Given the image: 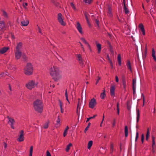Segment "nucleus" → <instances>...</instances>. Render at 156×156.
<instances>
[{
	"mask_svg": "<svg viewBox=\"0 0 156 156\" xmlns=\"http://www.w3.org/2000/svg\"><path fill=\"white\" fill-rule=\"evenodd\" d=\"M126 65L128 69H129L130 71L131 72L132 71V70L131 67L130 62L129 60L127 61Z\"/></svg>",
	"mask_w": 156,
	"mask_h": 156,
	"instance_id": "23",
	"label": "nucleus"
},
{
	"mask_svg": "<svg viewBox=\"0 0 156 156\" xmlns=\"http://www.w3.org/2000/svg\"><path fill=\"white\" fill-rule=\"evenodd\" d=\"M136 128L137 129H138V126L137 125H136ZM138 133L137 132V129L136 130V136L135 138V141L136 142L137 140V139L138 137Z\"/></svg>",
	"mask_w": 156,
	"mask_h": 156,
	"instance_id": "32",
	"label": "nucleus"
},
{
	"mask_svg": "<svg viewBox=\"0 0 156 156\" xmlns=\"http://www.w3.org/2000/svg\"><path fill=\"white\" fill-rule=\"evenodd\" d=\"M23 7L25 8L26 9V6L27 5V3H23Z\"/></svg>",
	"mask_w": 156,
	"mask_h": 156,
	"instance_id": "57",
	"label": "nucleus"
},
{
	"mask_svg": "<svg viewBox=\"0 0 156 156\" xmlns=\"http://www.w3.org/2000/svg\"><path fill=\"white\" fill-rule=\"evenodd\" d=\"M57 19L58 22L62 26H64L66 23L63 20V17L62 14L58 13L57 15Z\"/></svg>",
	"mask_w": 156,
	"mask_h": 156,
	"instance_id": "5",
	"label": "nucleus"
},
{
	"mask_svg": "<svg viewBox=\"0 0 156 156\" xmlns=\"http://www.w3.org/2000/svg\"><path fill=\"white\" fill-rule=\"evenodd\" d=\"M85 18H86V20H87V22L89 26H90L89 20L88 19V17L87 16V14L86 13L85 14Z\"/></svg>",
	"mask_w": 156,
	"mask_h": 156,
	"instance_id": "43",
	"label": "nucleus"
},
{
	"mask_svg": "<svg viewBox=\"0 0 156 156\" xmlns=\"http://www.w3.org/2000/svg\"><path fill=\"white\" fill-rule=\"evenodd\" d=\"M87 45L90 51H92L91 48L90 46V44H88Z\"/></svg>",
	"mask_w": 156,
	"mask_h": 156,
	"instance_id": "60",
	"label": "nucleus"
},
{
	"mask_svg": "<svg viewBox=\"0 0 156 156\" xmlns=\"http://www.w3.org/2000/svg\"><path fill=\"white\" fill-rule=\"evenodd\" d=\"M33 69L32 65L30 63H28L24 69V73L27 75H31L33 72Z\"/></svg>",
	"mask_w": 156,
	"mask_h": 156,
	"instance_id": "4",
	"label": "nucleus"
},
{
	"mask_svg": "<svg viewBox=\"0 0 156 156\" xmlns=\"http://www.w3.org/2000/svg\"><path fill=\"white\" fill-rule=\"evenodd\" d=\"M101 79V78L100 77H99V76L98 77V79L96 80V81L95 83V84L97 85L98 83L99 80Z\"/></svg>",
	"mask_w": 156,
	"mask_h": 156,
	"instance_id": "53",
	"label": "nucleus"
},
{
	"mask_svg": "<svg viewBox=\"0 0 156 156\" xmlns=\"http://www.w3.org/2000/svg\"><path fill=\"white\" fill-rule=\"evenodd\" d=\"M108 43L109 45V50L110 52L111 53L112 55H114V52L113 50V48L112 46L111 45V44L109 42H108Z\"/></svg>",
	"mask_w": 156,
	"mask_h": 156,
	"instance_id": "17",
	"label": "nucleus"
},
{
	"mask_svg": "<svg viewBox=\"0 0 156 156\" xmlns=\"http://www.w3.org/2000/svg\"><path fill=\"white\" fill-rule=\"evenodd\" d=\"M96 115H94L93 116L91 117H89L88 118H87V120H86V122H87L90 119H93L96 116Z\"/></svg>",
	"mask_w": 156,
	"mask_h": 156,
	"instance_id": "46",
	"label": "nucleus"
},
{
	"mask_svg": "<svg viewBox=\"0 0 156 156\" xmlns=\"http://www.w3.org/2000/svg\"><path fill=\"white\" fill-rule=\"evenodd\" d=\"M104 118H105L104 115V114H103V119H102V121H101V124H100V126H102V124L103 123V121L104 120Z\"/></svg>",
	"mask_w": 156,
	"mask_h": 156,
	"instance_id": "55",
	"label": "nucleus"
},
{
	"mask_svg": "<svg viewBox=\"0 0 156 156\" xmlns=\"http://www.w3.org/2000/svg\"><path fill=\"white\" fill-rule=\"evenodd\" d=\"M3 146L4 148H6L7 147V145L5 142L3 143Z\"/></svg>",
	"mask_w": 156,
	"mask_h": 156,
	"instance_id": "61",
	"label": "nucleus"
},
{
	"mask_svg": "<svg viewBox=\"0 0 156 156\" xmlns=\"http://www.w3.org/2000/svg\"><path fill=\"white\" fill-rule=\"evenodd\" d=\"M8 69H10L15 70V68L14 67L12 66L11 65H9L8 66Z\"/></svg>",
	"mask_w": 156,
	"mask_h": 156,
	"instance_id": "42",
	"label": "nucleus"
},
{
	"mask_svg": "<svg viewBox=\"0 0 156 156\" xmlns=\"http://www.w3.org/2000/svg\"><path fill=\"white\" fill-rule=\"evenodd\" d=\"M139 27L141 31H142L143 35H145V30L144 28V27L142 23H140L139 24Z\"/></svg>",
	"mask_w": 156,
	"mask_h": 156,
	"instance_id": "16",
	"label": "nucleus"
},
{
	"mask_svg": "<svg viewBox=\"0 0 156 156\" xmlns=\"http://www.w3.org/2000/svg\"><path fill=\"white\" fill-rule=\"evenodd\" d=\"M34 109L36 112L41 113L43 110V105L42 101L38 99L36 100L33 103Z\"/></svg>",
	"mask_w": 156,
	"mask_h": 156,
	"instance_id": "2",
	"label": "nucleus"
},
{
	"mask_svg": "<svg viewBox=\"0 0 156 156\" xmlns=\"http://www.w3.org/2000/svg\"><path fill=\"white\" fill-rule=\"evenodd\" d=\"M123 87L124 89H126V82L125 80L123 79L122 80Z\"/></svg>",
	"mask_w": 156,
	"mask_h": 156,
	"instance_id": "33",
	"label": "nucleus"
},
{
	"mask_svg": "<svg viewBox=\"0 0 156 156\" xmlns=\"http://www.w3.org/2000/svg\"><path fill=\"white\" fill-rule=\"evenodd\" d=\"M2 15L5 18H7L8 17L7 13L4 11H2Z\"/></svg>",
	"mask_w": 156,
	"mask_h": 156,
	"instance_id": "37",
	"label": "nucleus"
},
{
	"mask_svg": "<svg viewBox=\"0 0 156 156\" xmlns=\"http://www.w3.org/2000/svg\"><path fill=\"white\" fill-rule=\"evenodd\" d=\"M77 58L80 65L82 66H84V63L80 54L77 55Z\"/></svg>",
	"mask_w": 156,
	"mask_h": 156,
	"instance_id": "7",
	"label": "nucleus"
},
{
	"mask_svg": "<svg viewBox=\"0 0 156 156\" xmlns=\"http://www.w3.org/2000/svg\"><path fill=\"white\" fill-rule=\"evenodd\" d=\"M149 129H147V134L146 135V140H147L149 138Z\"/></svg>",
	"mask_w": 156,
	"mask_h": 156,
	"instance_id": "39",
	"label": "nucleus"
},
{
	"mask_svg": "<svg viewBox=\"0 0 156 156\" xmlns=\"http://www.w3.org/2000/svg\"><path fill=\"white\" fill-rule=\"evenodd\" d=\"M23 130H22L21 131L20 135L17 140V141L19 142H21L24 140V139L23 136Z\"/></svg>",
	"mask_w": 156,
	"mask_h": 156,
	"instance_id": "10",
	"label": "nucleus"
},
{
	"mask_svg": "<svg viewBox=\"0 0 156 156\" xmlns=\"http://www.w3.org/2000/svg\"><path fill=\"white\" fill-rule=\"evenodd\" d=\"M33 150V147L31 146L30 148L29 156H32Z\"/></svg>",
	"mask_w": 156,
	"mask_h": 156,
	"instance_id": "36",
	"label": "nucleus"
},
{
	"mask_svg": "<svg viewBox=\"0 0 156 156\" xmlns=\"http://www.w3.org/2000/svg\"><path fill=\"white\" fill-rule=\"evenodd\" d=\"M96 46L98 49V53H99L101 51V45L100 44L98 43L96 44Z\"/></svg>",
	"mask_w": 156,
	"mask_h": 156,
	"instance_id": "24",
	"label": "nucleus"
},
{
	"mask_svg": "<svg viewBox=\"0 0 156 156\" xmlns=\"http://www.w3.org/2000/svg\"><path fill=\"white\" fill-rule=\"evenodd\" d=\"M80 39L82 40V41L85 44L87 45L89 43L87 41L85 40V39L83 37H81L80 38Z\"/></svg>",
	"mask_w": 156,
	"mask_h": 156,
	"instance_id": "40",
	"label": "nucleus"
},
{
	"mask_svg": "<svg viewBox=\"0 0 156 156\" xmlns=\"http://www.w3.org/2000/svg\"><path fill=\"white\" fill-rule=\"evenodd\" d=\"M114 145L113 144L111 143L110 146V151L111 153H112L113 151Z\"/></svg>",
	"mask_w": 156,
	"mask_h": 156,
	"instance_id": "35",
	"label": "nucleus"
},
{
	"mask_svg": "<svg viewBox=\"0 0 156 156\" xmlns=\"http://www.w3.org/2000/svg\"><path fill=\"white\" fill-rule=\"evenodd\" d=\"M115 81L116 82L118 83L119 82V80L118 77L117 76H115Z\"/></svg>",
	"mask_w": 156,
	"mask_h": 156,
	"instance_id": "59",
	"label": "nucleus"
},
{
	"mask_svg": "<svg viewBox=\"0 0 156 156\" xmlns=\"http://www.w3.org/2000/svg\"><path fill=\"white\" fill-rule=\"evenodd\" d=\"M125 133L126 137H127L128 136V128L127 126L125 127Z\"/></svg>",
	"mask_w": 156,
	"mask_h": 156,
	"instance_id": "30",
	"label": "nucleus"
},
{
	"mask_svg": "<svg viewBox=\"0 0 156 156\" xmlns=\"http://www.w3.org/2000/svg\"><path fill=\"white\" fill-rule=\"evenodd\" d=\"M94 20H95V22L96 23V24L98 26H99V20L97 19H95Z\"/></svg>",
	"mask_w": 156,
	"mask_h": 156,
	"instance_id": "54",
	"label": "nucleus"
},
{
	"mask_svg": "<svg viewBox=\"0 0 156 156\" xmlns=\"http://www.w3.org/2000/svg\"><path fill=\"white\" fill-rule=\"evenodd\" d=\"M22 43L21 42H20L18 43L17 44L16 47V49L15 51H21V49L22 47Z\"/></svg>",
	"mask_w": 156,
	"mask_h": 156,
	"instance_id": "14",
	"label": "nucleus"
},
{
	"mask_svg": "<svg viewBox=\"0 0 156 156\" xmlns=\"http://www.w3.org/2000/svg\"><path fill=\"white\" fill-rule=\"evenodd\" d=\"M22 55L21 51H15V56L16 59H20Z\"/></svg>",
	"mask_w": 156,
	"mask_h": 156,
	"instance_id": "11",
	"label": "nucleus"
},
{
	"mask_svg": "<svg viewBox=\"0 0 156 156\" xmlns=\"http://www.w3.org/2000/svg\"><path fill=\"white\" fill-rule=\"evenodd\" d=\"M136 88V87H133V94L135 93V92Z\"/></svg>",
	"mask_w": 156,
	"mask_h": 156,
	"instance_id": "62",
	"label": "nucleus"
},
{
	"mask_svg": "<svg viewBox=\"0 0 156 156\" xmlns=\"http://www.w3.org/2000/svg\"><path fill=\"white\" fill-rule=\"evenodd\" d=\"M118 61L119 63V65L121 66V57L120 54H119L117 57Z\"/></svg>",
	"mask_w": 156,
	"mask_h": 156,
	"instance_id": "25",
	"label": "nucleus"
},
{
	"mask_svg": "<svg viewBox=\"0 0 156 156\" xmlns=\"http://www.w3.org/2000/svg\"><path fill=\"white\" fill-rule=\"evenodd\" d=\"M65 96L66 98V100L68 102V103L69 104V102L68 98V95L67 93L65 94Z\"/></svg>",
	"mask_w": 156,
	"mask_h": 156,
	"instance_id": "51",
	"label": "nucleus"
},
{
	"mask_svg": "<svg viewBox=\"0 0 156 156\" xmlns=\"http://www.w3.org/2000/svg\"><path fill=\"white\" fill-rule=\"evenodd\" d=\"M8 73L7 72H4L0 75L1 76H5V75H8Z\"/></svg>",
	"mask_w": 156,
	"mask_h": 156,
	"instance_id": "50",
	"label": "nucleus"
},
{
	"mask_svg": "<svg viewBox=\"0 0 156 156\" xmlns=\"http://www.w3.org/2000/svg\"><path fill=\"white\" fill-rule=\"evenodd\" d=\"M115 122L116 119H114L112 124V126L113 127H114L115 126Z\"/></svg>",
	"mask_w": 156,
	"mask_h": 156,
	"instance_id": "52",
	"label": "nucleus"
},
{
	"mask_svg": "<svg viewBox=\"0 0 156 156\" xmlns=\"http://www.w3.org/2000/svg\"><path fill=\"white\" fill-rule=\"evenodd\" d=\"M21 24L22 26H27L29 23V21L28 20H23L21 21Z\"/></svg>",
	"mask_w": 156,
	"mask_h": 156,
	"instance_id": "13",
	"label": "nucleus"
},
{
	"mask_svg": "<svg viewBox=\"0 0 156 156\" xmlns=\"http://www.w3.org/2000/svg\"><path fill=\"white\" fill-rule=\"evenodd\" d=\"M124 11L125 13L126 14H128L129 12V11L128 9L126 6L125 3L124 2Z\"/></svg>",
	"mask_w": 156,
	"mask_h": 156,
	"instance_id": "26",
	"label": "nucleus"
},
{
	"mask_svg": "<svg viewBox=\"0 0 156 156\" xmlns=\"http://www.w3.org/2000/svg\"><path fill=\"white\" fill-rule=\"evenodd\" d=\"M76 28L79 32L81 34H83L82 31V28L80 23L77 22L76 23Z\"/></svg>",
	"mask_w": 156,
	"mask_h": 156,
	"instance_id": "9",
	"label": "nucleus"
},
{
	"mask_svg": "<svg viewBox=\"0 0 156 156\" xmlns=\"http://www.w3.org/2000/svg\"><path fill=\"white\" fill-rule=\"evenodd\" d=\"M37 30H38V32L39 33H40L41 34V31L40 28L39 27H38Z\"/></svg>",
	"mask_w": 156,
	"mask_h": 156,
	"instance_id": "64",
	"label": "nucleus"
},
{
	"mask_svg": "<svg viewBox=\"0 0 156 156\" xmlns=\"http://www.w3.org/2000/svg\"><path fill=\"white\" fill-rule=\"evenodd\" d=\"M90 122H89L88 123V125L87 126V127L84 130V132L85 133H86V131L89 128V127L90 125Z\"/></svg>",
	"mask_w": 156,
	"mask_h": 156,
	"instance_id": "48",
	"label": "nucleus"
},
{
	"mask_svg": "<svg viewBox=\"0 0 156 156\" xmlns=\"http://www.w3.org/2000/svg\"><path fill=\"white\" fill-rule=\"evenodd\" d=\"M60 119L59 116H58L57 117V120L56 121V127H58L60 125Z\"/></svg>",
	"mask_w": 156,
	"mask_h": 156,
	"instance_id": "19",
	"label": "nucleus"
},
{
	"mask_svg": "<svg viewBox=\"0 0 156 156\" xmlns=\"http://www.w3.org/2000/svg\"><path fill=\"white\" fill-rule=\"evenodd\" d=\"M155 51L154 49V48H153L152 50V57H153V58L154 59V60L156 62V57L155 55Z\"/></svg>",
	"mask_w": 156,
	"mask_h": 156,
	"instance_id": "28",
	"label": "nucleus"
},
{
	"mask_svg": "<svg viewBox=\"0 0 156 156\" xmlns=\"http://www.w3.org/2000/svg\"><path fill=\"white\" fill-rule=\"evenodd\" d=\"M48 122H47L44 124L43 126V128L44 129H47L48 128Z\"/></svg>",
	"mask_w": 156,
	"mask_h": 156,
	"instance_id": "41",
	"label": "nucleus"
},
{
	"mask_svg": "<svg viewBox=\"0 0 156 156\" xmlns=\"http://www.w3.org/2000/svg\"><path fill=\"white\" fill-rule=\"evenodd\" d=\"M5 27V24L4 21H0V30H2Z\"/></svg>",
	"mask_w": 156,
	"mask_h": 156,
	"instance_id": "20",
	"label": "nucleus"
},
{
	"mask_svg": "<svg viewBox=\"0 0 156 156\" xmlns=\"http://www.w3.org/2000/svg\"><path fill=\"white\" fill-rule=\"evenodd\" d=\"M72 146V144L71 143H69V144L66 147V152H68L69 150L70 149V147Z\"/></svg>",
	"mask_w": 156,
	"mask_h": 156,
	"instance_id": "34",
	"label": "nucleus"
},
{
	"mask_svg": "<svg viewBox=\"0 0 156 156\" xmlns=\"http://www.w3.org/2000/svg\"><path fill=\"white\" fill-rule=\"evenodd\" d=\"M69 129V126H67L65 129L63 133V136L65 137L67 134V131Z\"/></svg>",
	"mask_w": 156,
	"mask_h": 156,
	"instance_id": "29",
	"label": "nucleus"
},
{
	"mask_svg": "<svg viewBox=\"0 0 156 156\" xmlns=\"http://www.w3.org/2000/svg\"><path fill=\"white\" fill-rule=\"evenodd\" d=\"M105 96V94L104 93H102L101 94L100 97L102 99L104 98Z\"/></svg>",
	"mask_w": 156,
	"mask_h": 156,
	"instance_id": "44",
	"label": "nucleus"
},
{
	"mask_svg": "<svg viewBox=\"0 0 156 156\" xmlns=\"http://www.w3.org/2000/svg\"><path fill=\"white\" fill-rule=\"evenodd\" d=\"M144 135L143 134H142V136H141V140L142 143H143V142H144Z\"/></svg>",
	"mask_w": 156,
	"mask_h": 156,
	"instance_id": "56",
	"label": "nucleus"
},
{
	"mask_svg": "<svg viewBox=\"0 0 156 156\" xmlns=\"http://www.w3.org/2000/svg\"><path fill=\"white\" fill-rule=\"evenodd\" d=\"M38 82L35 80H32L29 81L26 84V87L27 89L31 90L37 87Z\"/></svg>",
	"mask_w": 156,
	"mask_h": 156,
	"instance_id": "3",
	"label": "nucleus"
},
{
	"mask_svg": "<svg viewBox=\"0 0 156 156\" xmlns=\"http://www.w3.org/2000/svg\"><path fill=\"white\" fill-rule=\"evenodd\" d=\"M46 156H51L50 153L48 151H47L46 152Z\"/></svg>",
	"mask_w": 156,
	"mask_h": 156,
	"instance_id": "58",
	"label": "nucleus"
},
{
	"mask_svg": "<svg viewBox=\"0 0 156 156\" xmlns=\"http://www.w3.org/2000/svg\"><path fill=\"white\" fill-rule=\"evenodd\" d=\"M58 60L61 62H62L63 61V59L61 57L58 56V57H56Z\"/></svg>",
	"mask_w": 156,
	"mask_h": 156,
	"instance_id": "45",
	"label": "nucleus"
},
{
	"mask_svg": "<svg viewBox=\"0 0 156 156\" xmlns=\"http://www.w3.org/2000/svg\"><path fill=\"white\" fill-rule=\"evenodd\" d=\"M51 2L54 4L55 5V2L54 0H51Z\"/></svg>",
	"mask_w": 156,
	"mask_h": 156,
	"instance_id": "63",
	"label": "nucleus"
},
{
	"mask_svg": "<svg viewBox=\"0 0 156 156\" xmlns=\"http://www.w3.org/2000/svg\"><path fill=\"white\" fill-rule=\"evenodd\" d=\"M115 88L114 86H112L111 87L110 90V94L112 96H114L115 95L114 91Z\"/></svg>",
	"mask_w": 156,
	"mask_h": 156,
	"instance_id": "15",
	"label": "nucleus"
},
{
	"mask_svg": "<svg viewBox=\"0 0 156 156\" xmlns=\"http://www.w3.org/2000/svg\"><path fill=\"white\" fill-rule=\"evenodd\" d=\"M83 1L86 4H90L91 2V0H83Z\"/></svg>",
	"mask_w": 156,
	"mask_h": 156,
	"instance_id": "47",
	"label": "nucleus"
},
{
	"mask_svg": "<svg viewBox=\"0 0 156 156\" xmlns=\"http://www.w3.org/2000/svg\"><path fill=\"white\" fill-rule=\"evenodd\" d=\"M9 49L8 47H5L0 49V54H3L6 52Z\"/></svg>",
	"mask_w": 156,
	"mask_h": 156,
	"instance_id": "12",
	"label": "nucleus"
},
{
	"mask_svg": "<svg viewBox=\"0 0 156 156\" xmlns=\"http://www.w3.org/2000/svg\"><path fill=\"white\" fill-rule=\"evenodd\" d=\"M8 119V123L10 126L11 128L13 129H15L14 125L15 124V120L12 118L9 117V116L7 117Z\"/></svg>",
	"mask_w": 156,
	"mask_h": 156,
	"instance_id": "6",
	"label": "nucleus"
},
{
	"mask_svg": "<svg viewBox=\"0 0 156 156\" xmlns=\"http://www.w3.org/2000/svg\"><path fill=\"white\" fill-rule=\"evenodd\" d=\"M58 102L60 108L61 112L62 113H63L64 112L63 106L62 105V102L60 100H58Z\"/></svg>",
	"mask_w": 156,
	"mask_h": 156,
	"instance_id": "21",
	"label": "nucleus"
},
{
	"mask_svg": "<svg viewBox=\"0 0 156 156\" xmlns=\"http://www.w3.org/2000/svg\"><path fill=\"white\" fill-rule=\"evenodd\" d=\"M136 81L134 79H133V87L136 88Z\"/></svg>",
	"mask_w": 156,
	"mask_h": 156,
	"instance_id": "38",
	"label": "nucleus"
},
{
	"mask_svg": "<svg viewBox=\"0 0 156 156\" xmlns=\"http://www.w3.org/2000/svg\"><path fill=\"white\" fill-rule=\"evenodd\" d=\"M152 148L153 149H154L155 146V137L152 136Z\"/></svg>",
	"mask_w": 156,
	"mask_h": 156,
	"instance_id": "27",
	"label": "nucleus"
},
{
	"mask_svg": "<svg viewBox=\"0 0 156 156\" xmlns=\"http://www.w3.org/2000/svg\"><path fill=\"white\" fill-rule=\"evenodd\" d=\"M50 74L51 76L56 78L55 80H58L61 77V72L59 68L56 66H51L49 69Z\"/></svg>",
	"mask_w": 156,
	"mask_h": 156,
	"instance_id": "1",
	"label": "nucleus"
},
{
	"mask_svg": "<svg viewBox=\"0 0 156 156\" xmlns=\"http://www.w3.org/2000/svg\"><path fill=\"white\" fill-rule=\"evenodd\" d=\"M70 5L72 8L75 10H76V8L75 7L74 4L73 3H71Z\"/></svg>",
	"mask_w": 156,
	"mask_h": 156,
	"instance_id": "49",
	"label": "nucleus"
},
{
	"mask_svg": "<svg viewBox=\"0 0 156 156\" xmlns=\"http://www.w3.org/2000/svg\"><path fill=\"white\" fill-rule=\"evenodd\" d=\"M96 104V102L95 99L93 98L92 99L89 103V107L91 108H93Z\"/></svg>",
	"mask_w": 156,
	"mask_h": 156,
	"instance_id": "8",
	"label": "nucleus"
},
{
	"mask_svg": "<svg viewBox=\"0 0 156 156\" xmlns=\"http://www.w3.org/2000/svg\"><path fill=\"white\" fill-rule=\"evenodd\" d=\"M136 122L138 123L139 122L140 118V113L139 110L138 109H136Z\"/></svg>",
	"mask_w": 156,
	"mask_h": 156,
	"instance_id": "18",
	"label": "nucleus"
},
{
	"mask_svg": "<svg viewBox=\"0 0 156 156\" xmlns=\"http://www.w3.org/2000/svg\"><path fill=\"white\" fill-rule=\"evenodd\" d=\"M93 144V142L92 140H90L88 143V147L87 148L88 149L90 148L92 146Z\"/></svg>",
	"mask_w": 156,
	"mask_h": 156,
	"instance_id": "31",
	"label": "nucleus"
},
{
	"mask_svg": "<svg viewBox=\"0 0 156 156\" xmlns=\"http://www.w3.org/2000/svg\"><path fill=\"white\" fill-rule=\"evenodd\" d=\"M108 15L110 17H112V10L110 7H108Z\"/></svg>",
	"mask_w": 156,
	"mask_h": 156,
	"instance_id": "22",
	"label": "nucleus"
}]
</instances>
